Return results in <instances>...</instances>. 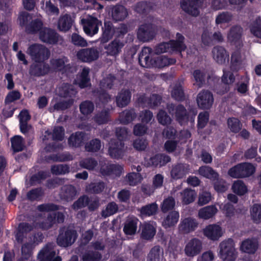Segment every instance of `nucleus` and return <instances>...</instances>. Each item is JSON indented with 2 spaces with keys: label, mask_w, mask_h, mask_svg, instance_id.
<instances>
[{
  "label": "nucleus",
  "mask_w": 261,
  "mask_h": 261,
  "mask_svg": "<svg viewBox=\"0 0 261 261\" xmlns=\"http://www.w3.org/2000/svg\"><path fill=\"white\" fill-rule=\"evenodd\" d=\"M43 23L41 19H37L33 20L27 28L30 33H39V39L42 42L50 44L58 43L61 40V37L54 30L42 27Z\"/></svg>",
  "instance_id": "nucleus-1"
},
{
  "label": "nucleus",
  "mask_w": 261,
  "mask_h": 261,
  "mask_svg": "<svg viewBox=\"0 0 261 261\" xmlns=\"http://www.w3.org/2000/svg\"><path fill=\"white\" fill-rule=\"evenodd\" d=\"M151 53V49L149 47H145L142 49L139 58V63L142 67L162 68L173 64L176 62L174 59H169L165 56H158L153 60L150 59L149 56Z\"/></svg>",
  "instance_id": "nucleus-2"
},
{
  "label": "nucleus",
  "mask_w": 261,
  "mask_h": 261,
  "mask_svg": "<svg viewBox=\"0 0 261 261\" xmlns=\"http://www.w3.org/2000/svg\"><path fill=\"white\" fill-rule=\"evenodd\" d=\"M116 136L118 141L111 140L109 143V153L110 155L114 159L120 158L124 152V144L122 140L125 138L127 135V131L124 127L118 128L116 131Z\"/></svg>",
  "instance_id": "nucleus-3"
},
{
  "label": "nucleus",
  "mask_w": 261,
  "mask_h": 261,
  "mask_svg": "<svg viewBox=\"0 0 261 261\" xmlns=\"http://www.w3.org/2000/svg\"><path fill=\"white\" fill-rule=\"evenodd\" d=\"M184 37L179 33L176 34V40H171L168 43H162L156 46L154 49L155 54H159L171 51L181 52L186 48L184 44Z\"/></svg>",
  "instance_id": "nucleus-4"
},
{
  "label": "nucleus",
  "mask_w": 261,
  "mask_h": 261,
  "mask_svg": "<svg viewBox=\"0 0 261 261\" xmlns=\"http://www.w3.org/2000/svg\"><path fill=\"white\" fill-rule=\"evenodd\" d=\"M27 54L36 63L44 62L49 58L50 55L49 50L46 47L37 43L31 45L28 48Z\"/></svg>",
  "instance_id": "nucleus-5"
},
{
  "label": "nucleus",
  "mask_w": 261,
  "mask_h": 261,
  "mask_svg": "<svg viewBox=\"0 0 261 261\" xmlns=\"http://www.w3.org/2000/svg\"><path fill=\"white\" fill-rule=\"evenodd\" d=\"M234 243L231 239L222 241L220 245V257L223 261H234L237 257V252L234 248Z\"/></svg>",
  "instance_id": "nucleus-6"
},
{
  "label": "nucleus",
  "mask_w": 261,
  "mask_h": 261,
  "mask_svg": "<svg viewBox=\"0 0 261 261\" xmlns=\"http://www.w3.org/2000/svg\"><path fill=\"white\" fill-rule=\"evenodd\" d=\"M77 238L76 231L69 228L61 229L57 238V243L63 247H67L73 244Z\"/></svg>",
  "instance_id": "nucleus-7"
},
{
  "label": "nucleus",
  "mask_w": 261,
  "mask_h": 261,
  "mask_svg": "<svg viewBox=\"0 0 261 261\" xmlns=\"http://www.w3.org/2000/svg\"><path fill=\"white\" fill-rule=\"evenodd\" d=\"M85 33L88 36H93L97 34L101 22L96 18L89 16L82 20Z\"/></svg>",
  "instance_id": "nucleus-8"
},
{
  "label": "nucleus",
  "mask_w": 261,
  "mask_h": 261,
  "mask_svg": "<svg viewBox=\"0 0 261 261\" xmlns=\"http://www.w3.org/2000/svg\"><path fill=\"white\" fill-rule=\"evenodd\" d=\"M99 51L96 48L91 47L79 50L76 54L77 58L83 62L90 63L97 60Z\"/></svg>",
  "instance_id": "nucleus-9"
},
{
  "label": "nucleus",
  "mask_w": 261,
  "mask_h": 261,
  "mask_svg": "<svg viewBox=\"0 0 261 261\" xmlns=\"http://www.w3.org/2000/svg\"><path fill=\"white\" fill-rule=\"evenodd\" d=\"M202 3L203 0H182L181 7L186 13L196 16L199 14L198 9Z\"/></svg>",
  "instance_id": "nucleus-10"
},
{
  "label": "nucleus",
  "mask_w": 261,
  "mask_h": 261,
  "mask_svg": "<svg viewBox=\"0 0 261 261\" xmlns=\"http://www.w3.org/2000/svg\"><path fill=\"white\" fill-rule=\"evenodd\" d=\"M202 248L201 242L198 239L193 238L187 242L184 251L187 256L194 257L201 252Z\"/></svg>",
  "instance_id": "nucleus-11"
},
{
  "label": "nucleus",
  "mask_w": 261,
  "mask_h": 261,
  "mask_svg": "<svg viewBox=\"0 0 261 261\" xmlns=\"http://www.w3.org/2000/svg\"><path fill=\"white\" fill-rule=\"evenodd\" d=\"M198 223L194 218L188 217L181 219L178 227V231L181 234H188L194 231L197 227Z\"/></svg>",
  "instance_id": "nucleus-12"
},
{
  "label": "nucleus",
  "mask_w": 261,
  "mask_h": 261,
  "mask_svg": "<svg viewBox=\"0 0 261 261\" xmlns=\"http://www.w3.org/2000/svg\"><path fill=\"white\" fill-rule=\"evenodd\" d=\"M107 161L103 160L100 162L101 167L100 172L103 175H115L116 176H120L123 171L122 166L112 164L108 165L106 163Z\"/></svg>",
  "instance_id": "nucleus-13"
},
{
  "label": "nucleus",
  "mask_w": 261,
  "mask_h": 261,
  "mask_svg": "<svg viewBox=\"0 0 261 261\" xmlns=\"http://www.w3.org/2000/svg\"><path fill=\"white\" fill-rule=\"evenodd\" d=\"M124 46L123 41L117 38L106 45L104 48L107 55L116 57L121 52Z\"/></svg>",
  "instance_id": "nucleus-14"
},
{
  "label": "nucleus",
  "mask_w": 261,
  "mask_h": 261,
  "mask_svg": "<svg viewBox=\"0 0 261 261\" xmlns=\"http://www.w3.org/2000/svg\"><path fill=\"white\" fill-rule=\"evenodd\" d=\"M155 34L154 29L150 24L141 25L137 33L138 39L144 42L152 39Z\"/></svg>",
  "instance_id": "nucleus-15"
},
{
  "label": "nucleus",
  "mask_w": 261,
  "mask_h": 261,
  "mask_svg": "<svg viewBox=\"0 0 261 261\" xmlns=\"http://www.w3.org/2000/svg\"><path fill=\"white\" fill-rule=\"evenodd\" d=\"M214 99L212 94L208 91H202L197 97V102L201 109H209L213 103Z\"/></svg>",
  "instance_id": "nucleus-16"
},
{
  "label": "nucleus",
  "mask_w": 261,
  "mask_h": 261,
  "mask_svg": "<svg viewBox=\"0 0 261 261\" xmlns=\"http://www.w3.org/2000/svg\"><path fill=\"white\" fill-rule=\"evenodd\" d=\"M64 220V215L61 213L49 214L45 222L39 224V227L42 229H48L56 222L63 223Z\"/></svg>",
  "instance_id": "nucleus-17"
},
{
  "label": "nucleus",
  "mask_w": 261,
  "mask_h": 261,
  "mask_svg": "<svg viewBox=\"0 0 261 261\" xmlns=\"http://www.w3.org/2000/svg\"><path fill=\"white\" fill-rule=\"evenodd\" d=\"M170 161V158L164 154H156L149 159H145V164L147 166H163Z\"/></svg>",
  "instance_id": "nucleus-18"
},
{
  "label": "nucleus",
  "mask_w": 261,
  "mask_h": 261,
  "mask_svg": "<svg viewBox=\"0 0 261 261\" xmlns=\"http://www.w3.org/2000/svg\"><path fill=\"white\" fill-rule=\"evenodd\" d=\"M203 233L208 239L217 240L223 234L221 227L216 224L209 225L203 229Z\"/></svg>",
  "instance_id": "nucleus-19"
},
{
  "label": "nucleus",
  "mask_w": 261,
  "mask_h": 261,
  "mask_svg": "<svg viewBox=\"0 0 261 261\" xmlns=\"http://www.w3.org/2000/svg\"><path fill=\"white\" fill-rule=\"evenodd\" d=\"M74 22V17L65 14L60 16L58 22V29L62 32H67L72 27Z\"/></svg>",
  "instance_id": "nucleus-20"
},
{
  "label": "nucleus",
  "mask_w": 261,
  "mask_h": 261,
  "mask_svg": "<svg viewBox=\"0 0 261 261\" xmlns=\"http://www.w3.org/2000/svg\"><path fill=\"white\" fill-rule=\"evenodd\" d=\"M153 222H145L141 226V237L142 239L150 240L155 234L156 229Z\"/></svg>",
  "instance_id": "nucleus-21"
},
{
  "label": "nucleus",
  "mask_w": 261,
  "mask_h": 261,
  "mask_svg": "<svg viewBox=\"0 0 261 261\" xmlns=\"http://www.w3.org/2000/svg\"><path fill=\"white\" fill-rule=\"evenodd\" d=\"M51 71V68L47 64L43 62L33 64L30 69L32 75L40 76L47 74Z\"/></svg>",
  "instance_id": "nucleus-22"
},
{
  "label": "nucleus",
  "mask_w": 261,
  "mask_h": 261,
  "mask_svg": "<svg viewBox=\"0 0 261 261\" xmlns=\"http://www.w3.org/2000/svg\"><path fill=\"white\" fill-rule=\"evenodd\" d=\"M189 166L186 164H179L173 166L171 170V176L172 178L178 179L182 178L189 172Z\"/></svg>",
  "instance_id": "nucleus-23"
},
{
  "label": "nucleus",
  "mask_w": 261,
  "mask_h": 261,
  "mask_svg": "<svg viewBox=\"0 0 261 261\" xmlns=\"http://www.w3.org/2000/svg\"><path fill=\"white\" fill-rule=\"evenodd\" d=\"M138 103L142 106L153 108L161 103V97L156 94H152L149 98L145 95L141 96L138 99Z\"/></svg>",
  "instance_id": "nucleus-24"
},
{
  "label": "nucleus",
  "mask_w": 261,
  "mask_h": 261,
  "mask_svg": "<svg viewBox=\"0 0 261 261\" xmlns=\"http://www.w3.org/2000/svg\"><path fill=\"white\" fill-rule=\"evenodd\" d=\"M214 59L219 64H223L228 61L229 54L221 46L215 47L212 51Z\"/></svg>",
  "instance_id": "nucleus-25"
},
{
  "label": "nucleus",
  "mask_w": 261,
  "mask_h": 261,
  "mask_svg": "<svg viewBox=\"0 0 261 261\" xmlns=\"http://www.w3.org/2000/svg\"><path fill=\"white\" fill-rule=\"evenodd\" d=\"M55 255L54 245L52 244H48L40 251L38 258L39 261H51Z\"/></svg>",
  "instance_id": "nucleus-26"
},
{
  "label": "nucleus",
  "mask_w": 261,
  "mask_h": 261,
  "mask_svg": "<svg viewBox=\"0 0 261 261\" xmlns=\"http://www.w3.org/2000/svg\"><path fill=\"white\" fill-rule=\"evenodd\" d=\"M201 38L202 43L206 45H208L213 42H221L223 40V37L219 31L215 32L211 36L209 32L207 30H205L202 34Z\"/></svg>",
  "instance_id": "nucleus-27"
},
{
  "label": "nucleus",
  "mask_w": 261,
  "mask_h": 261,
  "mask_svg": "<svg viewBox=\"0 0 261 261\" xmlns=\"http://www.w3.org/2000/svg\"><path fill=\"white\" fill-rule=\"evenodd\" d=\"M258 248V242L254 239H246L243 241L240 246V250L249 254H254Z\"/></svg>",
  "instance_id": "nucleus-28"
},
{
  "label": "nucleus",
  "mask_w": 261,
  "mask_h": 261,
  "mask_svg": "<svg viewBox=\"0 0 261 261\" xmlns=\"http://www.w3.org/2000/svg\"><path fill=\"white\" fill-rule=\"evenodd\" d=\"M138 219L135 217H128L123 227V231L126 235H134L136 233Z\"/></svg>",
  "instance_id": "nucleus-29"
},
{
  "label": "nucleus",
  "mask_w": 261,
  "mask_h": 261,
  "mask_svg": "<svg viewBox=\"0 0 261 261\" xmlns=\"http://www.w3.org/2000/svg\"><path fill=\"white\" fill-rule=\"evenodd\" d=\"M89 71V68H84L81 74L75 80V84L78 85L81 88L88 86L90 85V79L88 76Z\"/></svg>",
  "instance_id": "nucleus-30"
},
{
  "label": "nucleus",
  "mask_w": 261,
  "mask_h": 261,
  "mask_svg": "<svg viewBox=\"0 0 261 261\" xmlns=\"http://www.w3.org/2000/svg\"><path fill=\"white\" fill-rule=\"evenodd\" d=\"M164 258V250L159 246H155L150 250L146 261H162Z\"/></svg>",
  "instance_id": "nucleus-31"
},
{
  "label": "nucleus",
  "mask_w": 261,
  "mask_h": 261,
  "mask_svg": "<svg viewBox=\"0 0 261 261\" xmlns=\"http://www.w3.org/2000/svg\"><path fill=\"white\" fill-rule=\"evenodd\" d=\"M88 137L85 134L81 132H77L73 134L68 139L69 145L72 147L80 146L84 141L87 139Z\"/></svg>",
  "instance_id": "nucleus-32"
},
{
  "label": "nucleus",
  "mask_w": 261,
  "mask_h": 261,
  "mask_svg": "<svg viewBox=\"0 0 261 261\" xmlns=\"http://www.w3.org/2000/svg\"><path fill=\"white\" fill-rule=\"evenodd\" d=\"M218 212L215 205H210L204 207L199 210L198 217L204 220H207L212 218Z\"/></svg>",
  "instance_id": "nucleus-33"
},
{
  "label": "nucleus",
  "mask_w": 261,
  "mask_h": 261,
  "mask_svg": "<svg viewBox=\"0 0 261 261\" xmlns=\"http://www.w3.org/2000/svg\"><path fill=\"white\" fill-rule=\"evenodd\" d=\"M130 92L128 90H122L116 97V103L118 107H124L130 102Z\"/></svg>",
  "instance_id": "nucleus-34"
},
{
  "label": "nucleus",
  "mask_w": 261,
  "mask_h": 261,
  "mask_svg": "<svg viewBox=\"0 0 261 261\" xmlns=\"http://www.w3.org/2000/svg\"><path fill=\"white\" fill-rule=\"evenodd\" d=\"M179 218L178 212L172 211L164 219L162 222L163 226L166 228L174 226L177 223Z\"/></svg>",
  "instance_id": "nucleus-35"
},
{
  "label": "nucleus",
  "mask_w": 261,
  "mask_h": 261,
  "mask_svg": "<svg viewBox=\"0 0 261 261\" xmlns=\"http://www.w3.org/2000/svg\"><path fill=\"white\" fill-rule=\"evenodd\" d=\"M76 192L74 187L71 185H66L62 188L60 195L62 199L66 201H70L76 195Z\"/></svg>",
  "instance_id": "nucleus-36"
},
{
  "label": "nucleus",
  "mask_w": 261,
  "mask_h": 261,
  "mask_svg": "<svg viewBox=\"0 0 261 261\" xmlns=\"http://www.w3.org/2000/svg\"><path fill=\"white\" fill-rule=\"evenodd\" d=\"M67 60L66 58L63 57L61 59H54L50 60L51 70L54 71H59L64 69L66 71V69L68 68V65H66Z\"/></svg>",
  "instance_id": "nucleus-37"
},
{
  "label": "nucleus",
  "mask_w": 261,
  "mask_h": 261,
  "mask_svg": "<svg viewBox=\"0 0 261 261\" xmlns=\"http://www.w3.org/2000/svg\"><path fill=\"white\" fill-rule=\"evenodd\" d=\"M175 116L176 120L181 124L184 125L189 120V117L185 108L181 106H178L175 109Z\"/></svg>",
  "instance_id": "nucleus-38"
},
{
  "label": "nucleus",
  "mask_w": 261,
  "mask_h": 261,
  "mask_svg": "<svg viewBox=\"0 0 261 261\" xmlns=\"http://www.w3.org/2000/svg\"><path fill=\"white\" fill-rule=\"evenodd\" d=\"M198 171L199 173L203 177L213 180L218 179V174L209 166H202Z\"/></svg>",
  "instance_id": "nucleus-39"
},
{
  "label": "nucleus",
  "mask_w": 261,
  "mask_h": 261,
  "mask_svg": "<svg viewBox=\"0 0 261 261\" xmlns=\"http://www.w3.org/2000/svg\"><path fill=\"white\" fill-rule=\"evenodd\" d=\"M112 17L116 20L124 19L127 15L126 9L122 6H116L112 9Z\"/></svg>",
  "instance_id": "nucleus-40"
},
{
  "label": "nucleus",
  "mask_w": 261,
  "mask_h": 261,
  "mask_svg": "<svg viewBox=\"0 0 261 261\" xmlns=\"http://www.w3.org/2000/svg\"><path fill=\"white\" fill-rule=\"evenodd\" d=\"M245 60V56L244 54H241L239 50L234 52L231 58V69L237 70L238 66H240Z\"/></svg>",
  "instance_id": "nucleus-41"
},
{
  "label": "nucleus",
  "mask_w": 261,
  "mask_h": 261,
  "mask_svg": "<svg viewBox=\"0 0 261 261\" xmlns=\"http://www.w3.org/2000/svg\"><path fill=\"white\" fill-rule=\"evenodd\" d=\"M242 33V29L240 26H234L230 30L227 38L229 41L233 42L239 40Z\"/></svg>",
  "instance_id": "nucleus-42"
},
{
  "label": "nucleus",
  "mask_w": 261,
  "mask_h": 261,
  "mask_svg": "<svg viewBox=\"0 0 261 261\" xmlns=\"http://www.w3.org/2000/svg\"><path fill=\"white\" fill-rule=\"evenodd\" d=\"M11 146L15 152L22 151L24 148V141L20 136H16L11 140Z\"/></svg>",
  "instance_id": "nucleus-43"
},
{
  "label": "nucleus",
  "mask_w": 261,
  "mask_h": 261,
  "mask_svg": "<svg viewBox=\"0 0 261 261\" xmlns=\"http://www.w3.org/2000/svg\"><path fill=\"white\" fill-rule=\"evenodd\" d=\"M32 229L33 227L28 223H20L18 226V231L16 235L17 241L19 243H21L24 234L30 231Z\"/></svg>",
  "instance_id": "nucleus-44"
},
{
  "label": "nucleus",
  "mask_w": 261,
  "mask_h": 261,
  "mask_svg": "<svg viewBox=\"0 0 261 261\" xmlns=\"http://www.w3.org/2000/svg\"><path fill=\"white\" fill-rule=\"evenodd\" d=\"M181 195L182 202L185 204H188L194 201L196 193L194 190L186 189L181 193Z\"/></svg>",
  "instance_id": "nucleus-45"
},
{
  "label": "nucleus",
  "mask_w": 261,
  "mask_h": 261,
  "mask_svg": "<svg viewBox=\"0 0 261 261\" xmlns=\"http://www.w3.org/2000/svg\"><path fill=\"white\" fill-rule=\"evenodd\" d=\"M76 93V90L73 88V86L66 84L60 88L59 94L60 96L64 97H72Z\"/></svg>",
  "instance_id": "nucleus-46"
},
{
  "label": "nucleus",
  "mask_w": 261,
  "mask_h": 261,
  "mask_svg": "<svg viewBox=\"0 0 261 261\" xmlns=\"http://www.w3.org/2000/svg\"><path fill=\"white\" fill-rule=\"evenodd\" d=\"M135 117L134 110H125L119 115V121L123 124H127L132 121Z\"/></svg>",
  "instance_id": "nucleus-47"
},
{
  "label": "nucleus",
  "mask_w": 261,
  "mask_h": 261,
  "mask_svg": "<svg viewBox=\"0 0 261 261\" xmlns=\"http://www.w3.org/2000/svg\"><path fill=\"white\" fill-rule=\"evenodd\" d=\"M232 190L234 193L239 195H243L247 192L246 186L242 181L239 180L234 182L232 186Z\"/></svg>",
  "instance_id": "nucleus-48"
},
{
  "label": "nucleus",
  "mask_w": 261,
  "mask_h": 261,
  "mask_svg": "<svg viewBox=\"0 0 261 261\" xmlns=\"http://www.w3.org/2000/svg\"><path fill=\"white\" fill-rule=\"evenodd\" d=\"M158 208V205L153 203L142 207L140 210V213L142 217L150 216L154 215Z\"/></svg>",
  "instance_id": "nucleus-49"
},
{
  "label": "nucleus",
  "mask_w": 261,
  "mask_h": 261,
  "mask_svg": "<svg viewBox=\"0 0 261 261\" xmlns=\"http://www.w3.org/2000/svg\"><path fill=\"white\" fill-rule=\"evenodd\" d=\"M251 217L254 222L259 223L261 222V205L255 204L250 210Z\"/></svg>",
  "instance_id": "nucleus-50"
},
{
  "label": "nucleus",
  "mask_w": 261,
  "mask_h": 261,
  "mask_svg": "<svg viewBox=\"0 0 261 261\" xmlns=\"http://www.w3.org/2000/svg\"><path fill=\"white\" fill-rule=\"evenodd\" d=\"M241 168L243 178L250 176L255 170V167L251 164L248 163H241Z\"/></svg>",
  "instance_id": "nucleus-51"
},
{
  "label": "nucleus",
  "mask_w": 261,
  "mask_h": 261,
  "mask_svg": "<svg viewBox=\"0 0 261 261\" xmlns=\"http://www.w3.org/2000/svg\"><path fill=\"white\" fill-rule=\"evenodd\" d=\"M105 188V184L102 182L91 183L86 187V191L90 193H99L102 192Z\"/></svg>",
  "instance_id": "nucleus-52"
},
{
  "label": "nucleus",
  "mask_w": 261,
  "mask_h": 261,
  "mask_svg": "<svg viewBox=\"0 0 261 261\" xmlns=\"http://www.w3.org/2000/svg\"><path fill=\"white\" fill-rule=\"evenodd\" d=\"M101 254L97 251H87L82 255L83 261H99Z\"/></svg>",
  "instance_id": "nucleus-53"
},
{
  "label": "nucleus",
  "mask_w": 261,
  "mask_h": 261,
  "mask_svg": "<svg viewBox=\"0 0 261 261\" xmlns=\"http://www.w3.org/2000/svg\"><path fill=\"white\" fill-rule=\"evenodd\" d=\"M118 207L117 204L114 202L109 203L106 209L101 213L102 217L106 218L115 214L118 211Z\"/></svg>",
  "instance_id": "nucleus-54"
},
{
  "label": "nucleus",
  "mask_w": 261,
  "mask_h": 261,
  "mask_svg": "<svg viewBox=\"0 0 261 261\" xmlns=\"http://www.w3.org/2000/svg\"><path fill=\"white\" fill-rule=\"evenodd\" d=\"M80 165L83 168L92 170L97 165V162L92 158H88L82 160L80 162Z\"/></svg>",
  "instance_id": "nucleus-55"
},
{
  "label": "nucleus",
  "mask_w": 261,
  "mask_h": 261,
  "mask_svg": "<svg viewBox=\"0 0 261 261\" xmlns=\"http://www.w3.org/2000/svg\"><path fill=\"white\" fill-rule=\"evenodd\" d=\"M227 124L228 128L233 133H237L241 128V124L237 118H229L227 120Z\"/></svg>",
  "instance_id": "nucleus-56"
},
{
  "label": "nucleus",
  "mask_w": 261,
  "mask_h": 261,
  "mask_svg": "<svg viewBox=\"0 0 261 261\" xmlns=\"http://www.w3.org/2000/svg\"><path fill=\"white\" fill-rule=\"evenodd\" d=\"M80 109L82 114L84 115H87L93 112L94 105L90 101H85L81 104Z\"/></svg>",
  "instance_id": "nucleus-57"
},
{
  "label": "nucleus",
  "mask_w": 261,
  "mask_h": 261,
  "mask_svg": "<svg viewBox=\"0 0 261 261\" xmlns=\"http://www.w3.org/2000/svg\"><path fill=\"white\" fill-rule=\"evenodd\" d=\"M193 76L195 81L194 85L198 88L201 87L204 82V73L201 70H196L193 72Z\"/></svg>",
  "instance_id": "nucleus-58"
},
{
  "label": "nucleus",
  "mask_w": 261,
  "mask_h": 261,
  "mask_svg": "<svg viewBox=\"0 0 261 261\" xmlns=\"http://www.w3.org/2000/svg\"><path fill=\"white\" fill-rule=\"evenodd\" d=\"M251 33L255 37L261 38V19L258 18L250 28Z\"/></svg>",
  "instance_id": "nucleus-59"
},
{
  "label": "nucleus",
  "mask_w": 261,
  "mask_h": 261,
  "mask_svg": "<svg viewBox=\"0 0 261 261\" xmlns=\"http://www.w3.org/2000/svg\"><path fill=\"white\" fill-rule=\"evenodd\" d=\"M101 143L98 139H94L85 146L86 150L88 151L96 152L100 149Z\"/></svg>",
  "instance_id": "nucleus-60"
},
{
  "label": "nucleus",
  "mask_w": 261,
  "mask_h": 261,
  "mask_svg": "<svg viewBox=\"0 0 261 261\" xmlns=\"http://www.w3.org/2000/svg\"><path fill=\"white\" fill-rule=\"evenodd\" d=\"M175 200L172 197L165 199L162 203L161 209L163 212L166 213L174 208Z\"/></svg>",
  "instance_id": "nucleus-61"
},
{
  "label": "nucleus",
  "mask_w": 261,
  "mask_h": 261,
  "mask_svg": "<svg viewBox=\"0 0 261 261\" xmlns=\"http://www.w3.org/2000/svg\"><path fill=\"white\" fill-rule=\"evenodd\" d=\"M116 81V80L113 76L110 75L100 82V86L103 89H110L112 88Z\"/></svg>",
  "instance_id": "nucleus-62"
},
{
  "label": "nucleus",
  "mask_w": 261,
  "mask_h": 261,
  "mask_svg": "<svg viewBox=\"0 0 261 261\" xmlns=\"http://www.w3.org/2000/svg\"><path fill=\"white\" fill-rule=\"evenodd\" d=\"M72 43L76 46L85 47L87 46V42L84 38L76 33H73L71 36Z\"/></svg>",
  "instance_id": "nucleus-63"
},
{
  "label": "nucleus",
  "mask_w": 261,
  "mask_h": 261,
  "mask_svg": "<svg viewBox=\"0 0 261 261\" xmlns=\"http://www.w3.org/2000/svg\"><path fill=\"white\" fill-rule=\"evenodd\" d=\"M126 179L129 185L135 186L141 182L142 178L139 173H132L127 175Z\"/></svg>",
  "instance_id": "nucleus-64"
}]
</instances>
